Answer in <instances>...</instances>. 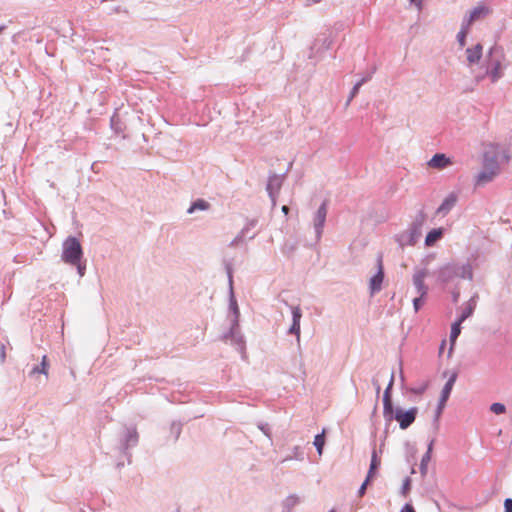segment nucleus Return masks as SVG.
<instances>
[{"label":"nucleus","mask_w":512,"mask_h":512,"mask_svg":"<svg viewBox=\"0 0 512 512\" xmlns=\"http://www.w3.org/2000/svg\"><path fill=\"white\" fill-rule=\"evenodd\" d=\"M439 284L446 286L453 283L455 279L472 281L474 277L473 267L469 262L458 263L455 261L444 264L435 272Z\"/></svg>","instance_id":"f257e3e1"},{"label":"nucleus","mask_w":512,"mask_h":512,"mask_svg":"<svg viewBox=\"0 0 512 512\" xmlns=\"http://www.w3.org/2000/svg\"><path fill=\"white\" fill-rule=\"evenodd\" d=\"M426 217L427 215L424 210H419L408 230L395 235L394 239L399 247L404 248L405 246H414L418 242L422 235V227L425 223Z\"/></svg>","instance_id":"f03ea898"},{"label":"nucleus","mask_w":512,"mask_h":512,"mask_svg":"<svg viewBox=\"0 0 512 512\" xmlns=\"http://www.w3.org/2000/svg\"><path fill=\"white\" fill-rule=\"evenodd\" d=\"M418 407H410L407 410L401 407H395L394 404L383 408V417L387 423L397 421L402 430L408 429L416 420L418 415Z\"/></svg>","instance_id":"7ed1b4c3"},{"label":"nucleus","mask_w":512,"mask_h":512,"mask_svg":"<svg viewBox=\"0 0 512 512\" xmlns=\"http://www.w3.org/2000/svg\"><path fill=\"white\" fill-rule=\"evenodd\" d=\"M504 60V53L502 47L493 45L485 59L486 75L490 77L492 83H496L503 77L502 61Z\"/></svg>","instance_id":"20e7f679"},{"label":"nucleus","mask_w":512,"mask_h":512,"mask_svg":"<svg viewBox=\"0 0 512 512\" xmlns=\"http://www.w3.org/2000/svg\"><path fill=\"white\" fill-rule=\"evenodd\" d=\"M224 267L228 278V286H229V313L232 315L230 320V334L234 331L235 328L240 327V310L238 306L237 299L234 294L233 289V267L230 261L224 260Z\"/></svg>","instance_id":"39448f33"},{"label":"nucleus","mask_w":512,"mask_h":512,"mask_svg":"<svg viewBox=\"0 0 512 512\" xmlns=\"http://www.w3.org/2000/svg\"><path fill=\"white\" fill-rule=\"evenodd\" d=\"M139 442V434L136 427L125 426L118 437V450L127 458L128 464L131 463V449L136 447Z\"/></svg>","instance_id":"423d86ee"},{"label":"nucleus","mask_w":512,"mask_h":512,"mask_svg":"<svg viewBox=\"0 0 512 512\" xmlns=\"http://www.w3.org/2000/svg\"><path fill=\"white\" fill-rule=\"evenodd\" d=\"M83 256L80 240L76 236H68L62 243L61 260L66 264H78Z\"/></svg>","instance_id":"0eeeda50"},{"label":"nucleus","mask_w":512,"mask_h":512,"mask_svg":"<svg viewBox=\"0 0 512 512\" xmlns=\"http://www.w3.org/2000/svg\"><path fill=\"white\" fill-rule=\"evenodd\" d=\"M457 377H458L457 372H453L450 375V377L448 378V380L446 381V383L444 384V386L441 390V394H440V397L438 400L436 410H435L434 423L439 421V418L441 417L443 410L446 406V403L451 395V392H452L453 386L457 380Z\"/></svg>","instance_id":"6e6552de"},{"label":"nucleus","mask_w":512,"mask_h":512,"mask_svg":"<svg viewBox=\"0 0 512 512\" xmlns=\"http://www.w3.org/2000/svg\"><path fill=\"white\" fill-rule=\"evenodd\" d=\"M328 203L327 200H324L321 205L318 207L317 211L313 217V226L315 230V239L316 243H318L322 237L323 229L326 222L327 212H328Z\"/></svg>","instance_id":"1a4fd4ad"},{"label":"nucleus","mask_w":512,"mask_h":512,"mask_svg":"<svg viewBox=\"0 0 512 512\" xmlns=\"http://www.w3.org/2000/svg\"><path fill=\"white\" fill-rule=\"evenodd\" d=\"M286 173H287V171L281 175H278L275 173L269 175V178H268V181L266 184V191L271 200L272 207L276 206V198H277L278 192L281 189V186L283 184V180H284Z\"/></svg>","instance_id":"9d476101"},{"label":"nucleus","mask_w":512,"mask_h":512,"mask_svg":"<svg viewBox=\"0 0 512 512\" xmlns=\"http://www.w3.org/2000/svg\"><path fill=\"white\" fill-rule=\"evenodd\" d=\"M383 280H384V268H383V263H382V256L379 255L377 258V271L370 278V281H369V290H370L371 295L378 293L382 289Z\"/></svg>","instance_id":"9b49d317"},{"label":"nucleus","mask_w":512,"mask_h":512,"mask_svg":"<svg viewBox=\"0 0 512 512\" xmlns=\"http://www.w3.org/2000/svg\"><path fill=\"white\" fill-rule=\"evenodd\" d=\"M292 314V323L287 331L290 335H295L298 345H300L302 310L299 306H290Z\"/></svg>","instance_id":"f8f14e48"},{"label":"nucleus","mask_w":512,"mask_h":512,"mask_svg":"<svg viewBox=\"0 0 512 512\" xmlns=\"http://www.w3.org/2000/svg\"><path fill=\"white\" fill-rule=\"evenodd\" d=\"M428 274L427 269L423 268L415 272L413 275V285L418 295L427 296L429 288L424 280Z\"/></svg>","instance_id":"ddd939ff"},{"label":"nucleus","mask_w":512,"mask_h":512,"mask_svg":"<svg viewBox=\"0 0 512 512\" xmlns=\"http://www.w3.org/2000/svg\"><path fill=\"white\" fill-rule=\"evenodd\" d=\"M222 339L227 341L230 340L233 345L236 346L237 350L240 352H244L245 350V340L244 336L241 334L239 328H235L234 331L230 334V329L224 333Z\"/></svg>","instance_id":"4468645a"},{"label":"nucleus","mask_w":512,"mask_h":512,"mask_svg":"<svg viewBox=\"0 0 512 512\" xmlns=\"http://www.w3.org/2000/svg\"><path fill=\"white\" fill-rule=\"evenodd\" d=\"M466 56L469 65L478 64L483 56V45L477 43L473 47L467 48Z\"/></svg>","instance_id":"2eb2a0df"},{"label":"nucleus","mask_w":512,"mask_h":512,"mask_svg":"<svg viewBox=\"0 0 512 512\" xmlns=\"http://www.w3.org/2000/svg\"><path fill=\"white\" fill-rule=\"evenodd\" d=\"M333 44V39L330 35L323 34L322 36L316 38L311 46V50H316L317 52H324L331 48Z\"/></svg>","instance_id":"dca6fc26"},{"label":"nucleus","mask_w":512,"mask_h":512,"mask_svg":"<svg viewBox=\"0 0 512 512\" xmlns=\"http://www.w3.org/2000/svg\"><path fill=\"white\" fill-rule=\"evenodd\" d=\"M478 295L474 294L469 301L467 302L466 307L462 310V312L458 315L457 321L458 323H463L469 317H471L475 311L477 305Z\"/></svg>","instance_id":"f3484780"},{"label":"nucleus","mask_w":512,"mask_h":512,"mask_svg":"<svg viewBox=\"0 0 512 512\" xmlns=\"http://www.w3.org/2000/svg\"><path fill=\"white\" fill-rule=\"evenodd\" d=\"M450 164H452L451 159L447 157L446 154L444 153H436L428 161V165L436 169H444Z\"/></svg>","instance_id":"a211bd4d"},{"label":"nucleus","mask_w":512,"mask_h":512,"mask_svg":"<svg viewBox=\"0 0 512 512\" xmlns=\"http://www.w3.org/2000/svg\"><path fill=\"white\" fill-rule=\"evenodd\" d=\"M446 229L444 227H438L431 229L426 237L424 244L426 247H432L434 246L439 240L442 239V237L445 234Z\"/></svg>","instance_id":"6ab92c4d"},{"label":"nucleus","mask_w":512,"mask_h":512,"mask_svg":"<svg viewBox=\"0 0 512 512\" xmlns=\"http://www.w3.org/2000/svg\"><path fill=\"white\" fill-rule=\"evenodd\" d=\"M457 195L455 193L448 194L445 199L442 201L440 206L437 208L436 213L441 215L448 214L452 208L455 206L457 202Z\"/></svg>","instance_id":"aec40b11"},{"label":"nucleus","mask_w":512,"mask_h":512,"mask_svg":"<svg viewBox=\"0 0 512 512\" xmlns=\"http://www.w3.org/2000/svg\"><path fill=\"white\" fill-rule=\"evenodd\" d=\"M483 169L492 170L498 172L499 164L497 161V155L494 151H485L483 154Z\"/></svg>","instance_id":"412c9836"},{"label":"nucleus","mask_w":512,"mask_h":512,"mask_svg":"<svg viewBox=\"0 0 512 512\" xmlns=\"http://www.w3.org/2000/svg\"><path fill=\"white\" fill-rule=\"evenodd\" d=\"M375 70L376 68H373L370 72H368L364 77H362L359 81H357L354 86L352 87L351 91H350V94L348 96V99H347V102H346V105H349L350 102L357 96V94L359 93L360 91V88L366 83L368 82L371 78H372V75L375 73Z\"/></svg>","instance_id":"4be33fe9"},{"label":"nucleus","mask_w":512,"mask_h":512,"mask_svg":"<svg viewBox=\"0 0 512 512\" xmlns=\"http://www.w3.org/2000/svg\"><path fill=\"white\" fill-rule=\"evenodd\" d=\"M381 465V459L377 454V451L373 449L372 455H371V461L369 465V469L367 472L366 477L373 480V478L377 475L378 469Z\"/></svg>","instance_id":"5701e85b"},{"label":"nucleus","mask_w":512,"mask_h":512,"mask_svg":"<svg viewBox=\"0 0 512 512\" xmlns=\"http://www.w3.org/2000/svg\"><path fill=\"white\" fill-rule=\"evenodd\" d=\"M433 444H434V440H431L430 443L428 444L427 451L422 456V459L420 462V468H419L422 477H425L428 472V463L431 460Z\"/></svg>","instance_id":"b1692460"},{"label":"nucleus","mask_w":512,"mask_h":512,"mask_svg":"<svg viewBox=\"0 0 512 512\" xmlns=\"http://www.w3.org/2000/svg\"><path fill=\"white\" fill-rule=\"evenodd\" d=\"M210 203L205 199L198 198L191 202L189 208L187 209L188 214H193L196 211H207L210 209Z\"/></svg>","instance_id":"393cba45"},{"label":"nucleus","mask_w":512,"mask_h":512,"mask_svg":"<svg viewBox=\"0 0 512 512\" xmlns=\"http://www.w3.org/2000/svg\"><path fill=\"white\" fill-rule=\"evenodd\" d=\"M394 379H395L394 373L392 372L390 380L388 382V385L385 388L384 393H383V398H382L383 408L384 407L388 408L390 405L394 404L393 400H392V389H393V385H394Z\"/></svg>","instance_id":"a878e982"},{"label":"nucleus","mask_w":512,"mask_h":512,"mask_svg":"<svg viewBox=\"0 0 512 512\" xmlns=\"http://www.w3.org/2000/svg\"><path fill=\"white\" fill-rule=\"evenodd\" d=\"M301 502V499L296 494H290L288 495L283 501H282V512H291L292 509L297 506Z\"/></svg>","instance_id":"bb28decb"},{"label":"nucleus","mask_w":512,"mask_h":512,"mask_svg":"<svg viewBox=\"0 0 512 512\" xmlns=\"http://www.w3.org/2000/svg\"><path fill=\"white\" fill-rule=\"evenodd\" d=\"M498 172L482 169L476 176V184H486L493 180V178L497 175Z\"/></svg>","instance_id":"cd10ccee"},{"label":"nucleus","mask_w":512,"mask_h":512,"mask_svg":"<svg viewBox=\"0 0 512 512\" xmlns=\"http://www.w3.org/2000/svg\"><path fill=\"white\" fill-rule=\"evenodd\" d=\"M487 14H488V8L486 6L474 7L468 15V22H475Z\"/></svg>","instance_id":"c85d7f7f"},{"label":"nucleus","mask_w":512,"mask_h":512,"mask_svg":"<svg viewBox=\"0 0 512 512\" xmlns=\"http://www.w3.org/2000/svg\"><path fill=\"white\" fill-rule=\"evenodd\" d=\"M248 231H247V228H243L238 234L237 236L230 242L229 246L230 247H234L236 245H238L239 243L241 242H244L245 238L248 237L249 239H254L256 234H252L250 236H248Z\"/></svg>","instance_id":"c756f323"},{"label":"nucleus","mask_w":512,"mask_h":512,"mask_svg":"<svg viewBox=\"0 0 512 512\" xmlns=\"http://www.w3.org/2000/svg\"><path fill=\"white\" fill-rule=\"evenodd\" d=\"M461 324L462 323H458L457 320H455L452 324H451V330H450V342H451V348H450V351L452 350V346L453 344L456 342L457 338L459 337L460 333H461Z\"/></svg>","instance_id":"7c9ffc66"},{"label":"nucleus","mask_w":512,"mask_h":512,"mask_svg":"<svg viewBox=\"0 0 512 512\" xmlns=\"http://www.w3.org/2000/svg\"><path fill=\"white\" fill-rule=\"evenodd\" d=\"M110 127L115 132V134H120L123 132L125 125L121 119L116 114H114L110 119Z\"/></svg>","instance_id":"2f4dec72"},{"label":"nucleus","mask_w":512,"mask_h":512,"mask_svg":"<svg viewBox=\"0 0 512 512\" xmlns=\"http://www.w3.org/2000/svg\"><path fill=\"white\" fill-rule=\"evenodd\" d=\"M49 363L47 361V356H43L41 364L34 366L31 371L29 372V375L32 376L36 373H41L47 375Z\"/></svg>","instance_id":"473e14b6"},{"label":"nucleus","mask_w":512,"mask_h":512,"mask_svg":"<svg viewBox=\"0 0 512 512\" xmlns=\"http://www.w3.org/2000/svg\"><path fill=\"white\" fill-rule=\"evenodd\" d=\"M325 441H326V438H325L324 432L319 433L314 437L313 445L315 446V449L319 455H321L323 453Z\"/></svg>","instance_id":"72a5a7b5"},{"label":"nucleus","mask_w":512,"mask_h":512,"mask_svg":"<svg viewBox=\"0 0 512 512\" xmlns=\"http://www.w3.org/2000/svg\"><path fill=\"white\" fill-rule=\"evenodd\" d=\"M183 423L181 421H173L170 425V433L174 437V441L176 442L182 432Z\"/></svg>","instance_id":"f704fd0d"},{"label":"nucleus","mask_w":512,"mask_h":512,"mask_svg":"<svg viewBox=\"0 0 512 512\" xmlns=\"http://www.w3.org/2000/svg\"><path fill=\"white\" fill-rule=\"evenodd\" d=\"M258 429L269 439L272 444V430L271 426L266 422H259L257 424Z\"/></svg>","instance_id":"c9c22d12"},{"label":"nucleus","mask_w":512,"mask_h":512,"mask_svg":"<svg viewBox=\"0 0 512 512\" xmlns=\"http://www.w3.org/2000/svg\"><path fill=\"white\" fill-rule=\"evenodd\" d=\"M292 459H296V460H300V461H302L304 459V452L301 449V447L295 446L292 450V454L290 456H287L284 459V461L292 460Z\"/></svg>","instance_id":"e433bc0d"},{"label":"nucleus","mask_w":512,"mask_h":512,"mask_svg":"<svg viewBox=\"0 0 512 512\" xmlns=\"http://www.w3.org/2000/svg\"><path fill=\"white\" fill-rule=\"evenodd\" d=\"M411 484H412V480L410 477H405L403 482H402V486H401V489H400V494L402 496H407L408 493L410 492L411 490Z\"/></svg>","instance_id":"4c0bfd02"},{"label":"nucleus","mask_w":512,"mask_h":512,"mask_svg":"<svg viewBox=\"0 0 512 512\" xmlns=\"http://www.w3.org/2000/svg\"><path fill=\"white\" fill-rule=\"evenodd\" d=\"M490 411L496 415H500L506 412V406L500 402H494L490 405Z\"/></svg>","instance_id":"58836bf2"},{"label":"nucleus","mask_w":512,"mask_h":512,"mask_svg":"<svg viewBox=\"0 0 512 512\" xmlns=\"http://www.w3.org/2000/svg\"><path fill=\"white\" fill-rule=\"evenodd\" d=\"M429 387V382H423L417 387L409 388V391L415 395H422Z\"/></svg>","instance_id":"ea45409f"},{"label":"nucleus","mask_w":512,"mask_h":512,"mask_svg":"<svg viewBox=\"0 0 512 512\" xmlns=\"http://www.w3.org/2000/svg\"><path fill=\"white\" fill-rule=\"evenodd\" d=\"M426 296L418 295L413 299V308L415 312H418L425 303Z\"/></svg>","instance_id":"a19ab883"},{"label":"nucleus","mask_w":512,"mask_h":512,"mask_svg":"<svg viewBox=\"0 0 512 512\" xmlns=\"http://www.w3.org/2000/svg\"><path fill=\"white\" fill-rule=\"evenodd\" d=\"M468 32L464 31V29H460V31L457 33V42L460 47H464L466 44V38H467Z\"/></svg>","instance_id":"79ce46f5"},{"label":"nucleus","mask_w":512,"mask_h":512,"mask_svg":"<svg viewBox=\"0 0 512 512\" xmlns=\"http://www.w3.org/2000/svg\"><path fill=\"white\" fill-rule=\"evenodd\" d=\"M71 266H75L76 269H77V273L79 274L80 277H83L85 275V272H86V264H85V261L83 260H80L78 262V264H70Z\"/></svg>","instance_id":"37998d69"},{"label":"nucleus","mask_w":512,"mask_h":512,"mask_svg":"<svg viewBox=\"0 0 512 512\" xmlns=\"http://www.w3.org/2000/svg\"><path fill=\"white\" fill-rule=\"evenodd\" d=\"M371 481H372L371 479H369L367 477L365 478L364 482L359 487L358 492H357L359 497H363L365 495L367 486L371 483Z\"/></svg>","instance_id":"c03bdc74"},{"label":"nucleus","mask_w":512,"mask_h":512,"mask_svg":"<svg viewBox=\"0 0 512 512\" xmlns=\"http://www.w3.org/2000/svg\"><path fill=\"white\" fill-rule=\"evenodd\" d=\"M504 512H512V498H506L504 501Z\"/></svg>","instance_id":"a18cd8bd"},{"label":"nucleus","mask_w":512,"mask_h":512,"mask_svg":"<svg viewBox=\"0 0 512 512\" xmlns=\"http://www.w3.org/2000/svg\"><path fill=\"white\" fill-rule=\"evenodd\" d=\"M258 223L257 219H251L247 222V224L243 228H247V231L249 232L252 228H254Z\"/></svg>","instance_id":"49530a36"},{"label":"nucleus","mask_w":512,"mask_h":512,"mask_svg":"<svg viewBox=\"0 0 512 512\" xmlns=\"http://www.w3.org/2000/svg\"><path fill=\"white\" fill-rule=\"evenodd\" d=\"M400 512H416L414 507L409 504V503H406L400 510Z\"/></svg>","instance_id":"de8ad7c7"},{"label":"nucleus","mask_w":512,"mask_h":512,"mask_svg":"<svg viewBox=\"0 0 512 512\" xmlns=\"http://www.w3.org/2000/svg\"><path fill=\"white\" fill-rule=\"evenodd\" d=\"M473 22H468V17L465 18L462 22V25H461V28L460 29H464V31L468 32L469 31V27L470 25L472 24Z\"/></svg>","instance_id":"09e8293b"},{"label":"nucleus","mask_w":512,"mask_h":512,"mask_svg":"<svg viewBox=\"0 0 512 512\" xmlns=\"http://www.w3.org/2000/svg\"><path fill=\"white\" fill-rule=\"evenodd\" d=\"M459 296H460V290L458 288H455L453 291H452V298H453V302H457L458 299H459Z\"/></svg>","instance_id":"8fccbe9b"},{"label":"nucleus","mask_w":512,"mask_h":512,"mask_svg":"<svg viewBox=\"0 0 512 512\" xmlns=\"http://www.w3.org/2000/svg\"><path fill=\"white\" fill-rule=\"evenodd\" d=\"M372 382H373V385L375 386V389H376V395H377V397H379L381 387H380V385H379L377 380L373 379Z\"/></svg>","instance_id":"3c124183"},{"label":"nucleus","mask_w":512,"mask_h":512,"mask_svg":"<svg viewBox=\"0 0 512 512\" xmlns=\"http://www.w3.org/2000/svg\"><path fill=\"white\" fill-rule=\"evenodd\" d=\"M0 359H1V362H4V360H5V347H4V345L0 346Z\"/></svg>","instance_id":"603ef678"},{"label":"nucleus","mask_w":512,"mask_h":512,"mask_svg":"<svg viewBox=\"0 0 512 512\" xmlns=\"http://www.w3.org/2000/svg\"><path fill=\"white\" fill-rule=\"evenodd\" d=\"M410 4L415 5L417 7L422 6V0H409Z\"/></svg>","instance_id":"864d4df0"},{"label":"nucleus","mask_w":512,"mask_h":512,"mask_svg":"<svg viewBox=\"0 0 512 512\" xmlns=\"http://www.w3.org/2000/svg\"><path fill=\"white\" fill-rule=\"evenodd\" d=\"M281 211L283 212L284 215H288L290 208L287 205H283Z\"/></svg>","instance_id":"5fc2aeb1"},{"label":"nucleus","mask_w":512,"mask_h":512,"mask_svg":"<svg viewBox=\"0 0 512 512\" xmlns=\"http://www.w3.org/2000/svg\"><path fill=\"white\" fill-rule=\"evenodd\" d=\"M97 165H98V162H94V163L91 165V169H92L94 172H98V171L96 170Z\"/></svg>","instance_id":"6e6d98bb"},{"label":"nucleus","mask_w":512,"mask_h":512,"mask_svg":"<svg viewBox=\"0 0 512 512\" xmlns=\"http://www.w3.org/2000/svg\"><path fill=\"white\" fill-rule=\"evenodd\" d=\"M400 380H401V384H402V386H403V385H404L405 378H404V375H403V373H402V372L400 373Z\"/></svg>","instance_id":"4d7b16f0"},{"label":"nucleus","mask_w":512,"mask_h":512,"mask_svg":"<svg viewBox=\"0 0 512 512\" xmlns=\"http://www.w3.org/2000/svg\"><path fill=\"white\" fill-rule=\"evenodd\" d=\"M116 466L118 469H120L121 467L124 466V462L119 461Z\"/></svg>","instance_id":"13d9d810"},{"label":"nucleus","mask_w":512,"mask_h":512,"mask_svg":"<svg viewBox=\"0 0 512 512\" xmlns=\"http://www.w3.org/2000/svg\"><path fill=\"white\" fill-rule=\"evenodd\" d=\"M445 345H446V342H445V340H443V341H442V343H441V345H440V351H441L442 349H444V346H445Z\"/></svg>","instance_id":"bf43d9fd"},{"label":"nucleus","mask_w":512,"mask_h":512,"mask_svg":"<svg viewBox=\"0 0 512 512\" xmlns=\"http://www.w3.org/2000/svg\"><path fill=\"white\" fill-rule=\"evenodd\" d=\"M5 29V26H0V34L3 32V30Z\"/></svg>","instance_id":"052dcab7"},{"label":"nucleus","mask_w":512,"mask_h":512,"mask_svg":"<svg viewBox=\"0 0 512 512\" xmlns=\"http://www.w3.org/2000/svg\"><path fill=\"white\" fill-rule=\"evenodd\" d=\"M321 0H312L313 3H319Z\"/></svg>","instance_id":"680f3d73"},{"label":"nucleus","mask_w":512,"mask_h":512,"mask_svg":"<svg viewBox=\"0 0 512 512\" xmlns=\"http://www.w3.org/2000/svg\"><path fill=\"white\" fill-rule=\"evenodd\" d=\"M376 410H377V406H375V407H374V409H373V414H375V413H376Z\"/></svg>","instance_id":"e2e57ef3"},{"label":"nucleus","mask_w":512,"mask_h":512,"mask_svg":"<svg viewBox=\"0 0 512 512\" xmlns=\"http://www.w3.org/2000/svg\"><path fill=\"white\" fill-rule=\"evenodd\" d=\"M328 512H336L334 509L329 510Z\"/></svg>","instance_id":"0e129e2a"}]
</instances>
